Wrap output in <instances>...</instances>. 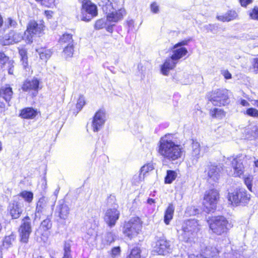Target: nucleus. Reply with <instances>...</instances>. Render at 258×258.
I'll list each match as a JSON object with an SVG mask.
<instances>
[{
	"mask_svg": "<svg viewBox=\"0 0 258 258\" xmlns=\"http://www.w3.org/2000/svg\"><path fill=\"white\" fill-rule=\"evenodd\" d=\"M158 152L164 158L173 161L181 157L183 149L181 145L175 142L173 135L168 134L161 138Z\"/></svg>",
	"mask_w": 258,
	"mask_h": 258,
	"instance_id": "nucleus-1",
	"label": "nucleus"
},
{
	"mask_svg": "<svg viewBox=\"0 0 258 258\" xmlns=\"http://www.w3.org/2000/svg\"><path fill=\"white\" fill-rule=\"evenodd\" d=\"M200 230V225L198 220L189 219L184 222L182 226L181 233L180 237L185 241H191Z\"/></svg>",
	"mask_w": 258,
	"mask_h": 258,
	"instance_id": "nucleus-2",
	"label": "nucleus"
},
{
	"mask_svg": "<svg viewBox=\"0 0 258 258\" xmlns=\"http://www.w3.org/2000/svg\"><path fill=\"white\" fill-rule=\"evenodd\" d=\"M208 222L210 229L218 235L226 233L232 227L231 224L223 216L212 217Z\"/></svg>",
	"mask_w": 258,
	"mask_h": 258,
	"instance_id": "nucleus-3",
	"label": "nucleus"
},
{
	"mask_svg": "<svg viewBox=\"0 0 258 258\" xmlns=\"http://www.w3.org/2000/svg\"><path fill=\"white\" fill-rule=\"evenodd\" d=\"M99 5L107 15V19L109 21L116 22L123 18L124 10L120 9L117 11L109 0H101Z\"/></svg>",
	"mask_w": 258,
	"mask_h": 258,
	"instance_id": "nucleus-4",
	"label": "nucleus"
},
{
	"mask_svg": "<svg viewBox=\"0 0 258 258\" xmlns=\"http://www.w3.org/2000/svg\"><path fill=\"white\" fill-rule=\"evenodd\" d=\"M208 101L214 106H225L229 103L228 91L216 89L209 92L207 95Z\"/></svg>",
	"mask_w": 258,
	"mask_h": 258,
	"instance_id": "nucleus-5",
	"label": "nucleus"
},
{
	"mask_svg": "<svg viewBox=\"0 0 258 258\" xmlns=\"http://www.w3.org/2000/svg\"><path fill=\"white\" fill-rule=\"evenodd\" d=\"M142 228V223L139 217H134L125 222L123 227V234L130 238L136 236Z\"/></svg>",
	"mask_w": 258,
	"mask_h": 258,
	"instance_id": "nucleus-6",
	"label": "nucleus"
},
{
	"mask_svg": "<svg viewBox=\"0 0 258 258\" xmlns=\"http://www.w3.org/2000/svg\"><path fill=\"white\" fill-rule=\"evenodd\" d=\"M81 13V20L89 22L97 16L98 14L97 7L90 0H83Z\"/></svg>",
	"mask_w": 258,
	"mask_h": 258,
	"instance_id": "nucleus-7",
	"label": "nucleus"
},
{
	"mask_svg": "<svg viewBox=\"0 0 258 258\" xmlns=\"http://www.w3.org/2000/svg\"><path fill=\"white\" fill-rule=\"evenodd\" d=\"M219 199V192L217 190L212 189L207 191L205 193L203 204L208 212L215 210Z\"/></svg>",
	"mask_w": 258,
	"mask_h": 258,
	"instance_id": "nucleus-8",
	"label": "nucleus"
},
{
	"mask_svg": "<svg viewBox=\"0 0 258 258\" xmlns=\"http://www.w3.org/2000/svg\"><path fill=\"white\" fill-rule=\"evenodd\" d=\"M54 204L50 202V199L45 197L39 199L37 203L35 211V216L40 217L41 215H46L48 213H51L52 208Z\"/></svg>",
	"mask_w": 258,
	"mask_h": 258,
	"instance_id": "nucleus-9",
	"label": "nucleus"
},
{
	"mask_svg": "<svg viewBox=\"0 0 258 258\" xmlns=\"http://www.w3.org/2000/svg\"><path fill=\"white\" fill-rule=\"evenodd\" d=\"M249 200L250 195L243 188L236 189L233 193L229 194V201L236 205L247 204Z\"/></svg>",
	"mask_w": 258,
	"mask_h": 258,
	"instance_id": "nucleus-10",
	"label": "nucleus"
},
{
	"mask_svg": "<svg viewBox=\"0 0 258 258\" xmlns=\"http://www.w3.org/2000/svg\"><path fill=\"white\" fill-rule=\"evenodd\" d=\"M171 250L170 242L167 240L164 235L156 237L155 245L154 246V252L159 255H165L169 253Z\"/></svg>",
	"mask_w": 258,
	"mask_h": 258,
	"instance_id": "nucleus-11",
	"label": "nucleus"
},
{
	"mask_svg": "<svg viewBox=\"0 0 258 258\" xmlns=\"http://www.w3.org/2000/svg\"><path fill=\"white\" fill-rule=\"evenodd\" d=\"M19 232L21 241L25 243H27L29 236L32 232L31 219L28 216H26L23 219Z\"/></svg>",
	"mask_w": 258,
	"mask_h": 258,
	"instance_id": "nucleus-12",
	"label": "nucleus"
},
{
	"mask_svg": "<svg viewBox=\"0 0 258 258\" xmlns=\"http://www.w3.org/2000/svg\"><path fill=\"white\" fill-rule=\"evenodd\" d=\"M42 24H38L34 20L30 21L27 26V29L24 33L26 40L29 43L32 42V37L34 35H39L43 29Z\"/></svg>",
	"mask_w": 258,
	"mask_h": 258,
	"instance_id": "nucleus-13",
	"label": "nucleus"
},
{
	"mask_svg": "<svg viewBox=\"0 0 258 258\" xmlns=\"http://www.w3.org/2000/svg\"><path fill=\"white\" fill-rule=\"evenodd\" d=\"M118 208L117 204H114L112 208L108 209L105 213L104 221L110 227L115 226L119 218L120 212L118 210Z\"/></svg>",
	"mask_w": 258,
	"mask_h": 258,
	"instance_id": "nucleus-14",
	"label": "nucleus"
},
{
	"mask_svg": "<svg viewBox=\"0 0 258 258\" xmlns=\"http://www.w3.org/2000/svg\"><path fill=\"white\" fill-rule=\"evenodd\" d=\"M105 121V113L103 110H98L95 114L92 122V127L94 132H98L102 128Z\"/></svg>",
	"mask_w": 258,
	"mask_h": 258,
	"instance_id": "nucleus-15",
	"label": "nucleus"
},
{
	"mask_svg": "<svg viewBox=\"0 0 258 258\" xmlns=\"http://www.w3.org/2000/svg\"><path fill=\"white\" fill-rule=\"evenodd\" d=\"M40 81L37 78H34L31 80H27L25 81L22 87L23 91L25 92L32 91L33 96L37 94L39 87Z\"/></svg>",
	"mask_w": 258,
	"mask_h": 258,
	"instance_id": "nucleus-16",
	"label": "nucleus"
},
{
	"mask_svg": "<svg viewBox=\"0 0 258 258\" xmlns=\"http://www.w3.org/2000/svg\"><path fill=\"white\" fill-rule=\"evenodd\" d=\"M23 202L13 201L9 206V211L13 219H18L23 212Z\"/></svg>",
	"mask_w": 258,
	"mask_h": 258,
	"instance_id": "nucleus-17",
	"label": "nucleus"
},
{
	"mask_svg": "<svg viewBox=\"0 0 258 258\" xmlns=\"http://www.w3.org/2000/svg\"><path fill=\"white\" fill-rule=\"evenodd\" d=\"M5 45H8L20 42L23 39V34L15 31H11L5 36Z\"/></svg>",
	"mask_w": 258,
	"mask_h": 258,
	"instance_id": "nucleus-18",
	"label": "nucleus"
},
{
	"mask_svg": "<svg viewBox=\"0 0 258 258\" xmlns=\"http://www.w3.org/2000/svg\"><path fill=\"white\" fill-rule=\"evenodd\" d=\"M206 171L208 172V177L214 181H216L220 177L221 167L210 163L207 165Z\"/></svg>",
	"mask_w": 258,
	"mask_h": 258,
	"instance_id": "nucleus-19",
	"label": "nucleus"
},
{
	"mask_svg": "<svg viewBox=\"0 0 258 258\" xmlns=\"http://www.w3.org/2000/svg\"><path fill=\"white\" fill-rule=\"evenodd\" d=\"M200 143L196 141H193L191 144V151L189 155V159L193 165L197 163L200 157Z\"/></svg>",
	"mask_w": 258,
	"mask_h": 258,
	"instance_id": "nucleus-20",
	"label": "nucleus"
},
{
	"mask_svg": "<svg viewBox=\"0 0 258 258\" xmlns=\"http://www.w3.org/2000/svg\"><path fill=\"white\" fill-rule=\"evenodd\" d=\"M177 63L178 62L176 60L172 59L171 56L170 57L166 58L161 68L162 73L164 75H168L169 71L170 70L173 69Z\"/></svg>",
	"mask_w": 258,
	"mask_h": 258,
	"instance_id": "nucleus-21",
	"label": "nucleus"
},
{
	"mask_svg": "<svg viewBox=\"0 0 258 258\" xmlns=\"http://www.w3.org/2000/svg\"><path fill=\"white\" fill-rule=\"evenodd\" d=\"M13 95L12 88L8 84L2 86L0 88V96L3 98L6 102L9 103Z\"/></svg>",
	"mask_w": 258,
	"mask_h": 258,
	"instance_id": "nucleus-22",
	"label": "nucleus"
},
{
	"mask_svg": "<svg viewBox=\"0 0 258 258\" xmlns=\"http://www.w3.org/2000/svg\"><path fill=\"white\" fill-rule=\"evenodd\" d=\"M172 54L171 56L172 57V59H175L177 62H178V60L180 59L187 54L188 51L185 47L175 48V46H173L172 49Z\"/></svg>",
	"mask_w": 258,
	"mask_h": 258,
	"instance_id": "nucleus-23",
	"label": "nucleus"
},
{
	"mask_svg": "<svg viewBox=\"0 0 258 258\" xmlns=\"http://www.w3.org/2000/svg\"><path fill=\"white\" fill-rule=\"evenodd\" d=\"M232 166L234 170L235 176H239L243 173L244 167L240 160L236 158H233L232 161Z\"/></svg>",
	"mask_w": 258,
	"mask_h": 258,
	"instance_id": "nucleus-24",
	"label": "nucleus"
},
{
	"mask_svg": "<svg viewBox=\"0 0 258 258\" xmlns=\"http://www.w3.org/2000/svg\"><path fill=\"white\" fill-rule=\"evenodd\" d=\"M56 212L58 213V216L62 219H66L70 212V209L67 205L63 203L59 204L56 207Z\"/></svg>",
	"mask_w": 258,
	"mask_h": 258,
	"instance_id": "nucleus-25",
	"label": "nucleus"
},
{
	"mask_svg": "<svg viewBox=\"0 0 258 258\" xmlns=\"http://www.w3.org/2000/svg\"><path fill=\"white\" fill-rule=\"evenodd\" d=\"M217 252L218 250L216 247L208 246L202 249L200 255L202 258H211L216 255Z\"/></svg>",
	"mask_w": 258,
	"mask_h": 258,
	"instance_id": "nucleus-26",
	"label": "nucleus"
},
{
	"mask_svg": "<svg viewBox=\"0 0 258 258\" xmlns=\"http://www.w3.org/2000/svg\"><path fill=\"white\" fill-rule=\"evenodd\" d=\"M237 16V14L235 11L230 10L224 15L217 16V18L218 20L221 21L229 22L235 19Z\"/></svg>",
	"mask_w": 258,
	"mask_h": 258,
	"instance_id": "nucleus-27",
	"label": "nucleus"
},
{
	"mask_svg": "<svg viewBox=\"0 0 258 258\" xmlns=\"http://www.w3.org/2000/svg\"><path fill=\"white\" fill-rule=\"evenodd\" d=\"M174 212V206L172 203L169 204L164 215V222L166 225H168L171 219L173 218Z\"/></svg>",
	"mask_w": 258,
	"mask_h": 258,
	"instance_id": "nucleus-28",
	"label": "nucleus"
},
{
	"mask_svg": "<svg viewBox=\"0 0 258 258\" xmlns=\"http://www.w3.org/2000/svg\"><path fill=\"white\" fill-rule=\"evenodd\" d=\"M37 114L36 111L32 108H26L23 109L20 115L23 118L31 119L34 118Z\"/></svg>",
	"mask_w": 258,
	"mask_h": 258,
	"instance_id": "nucleus-29",
	"label": "nucleus"
},
{
	"mask_svg": "<svg viewBox=\"0 0 258 258\" xmlns=\"http://www.w3.org/2000/svg\"><path fill=\"white\" fill-rule=\"evenodd\" d=\"M72 241L68 240L64 242L63 246V256L62 258H73L72 254Z\"/></svg>",
	"mask_w": 258,
	"mask_h": 258,
	"instance_id": "nucleus-30",
	"label": "nucleus"
},
{
	"mask_svg": "<svg viewBox=\"0 0 258 258\" xmlns=\"http://www.w3.org/2000/svg\"><path fill=\"white\" fill-rule=\"evenodd\" d=\"M116 238V236L114 232H107L103 237L102 241L104 244L110 245L115 240Z\"/></svg>",
	"mask_w": 258,
	"mask_h": 258,
	"instance_id": "nucleus-31",
	"label": "nucleus"
},
{
	"mask_svg": "<svg viewBox=\"0 0 258 258\" xmlns=\"http://www.w3.org/2000/svg\"><path fill=\"white\" fill-rule=\"evenodd\" d=\"M209 113L213 118L219 119L223 118L226 114L225 112L223 109L218 108L211 109Z\"/></svg>",
	"mask_w": 258,
	"mask_h": 258,
	"instance_id": "nucleus-32",
	"label": "nucleus"
},
{
	"mask_svg": "<svg viewBox=\"0 0 258 258\" xmlns=\"http://www.w3.org/2000/svg\"><path fill=\"white\" fill-rule=\"evenodd\" d=\"M59 42L62 45H67L73 44L74 40L72 38V35L69 33L63 34L59 38Z\"/></svg>",
	"mask_w": 258,
	"mask_h": 258,
	"instance_id": "nucleus-33",
	"label": "nucleus"
},
{
	"mask_svg": "<svg viewBox=\"0 0 258 258\" xmlns=\"http://www.w3.org/2000/svg\"><path fill=\"white\" fill-rule=\"evenodd\" d=\"M15 239L16 235L13 233L9 236H6L3 240V247L6 249L11 247Z\"/></svg>",
	"mask_w": 258,
	"mask_h": 258,
	"instance_id": "nucleus-34",
	"label": "nucleus"
},
{
	"mask_svg": "<svg viewBox=\"0 0 258 258\" xmlns=\"http://www.w3.org/2000/svg\"><path fill=\"white\" fill-rule=\"evenodd\" d=\"M37 51L39 54L40 58L45 61L50 58L52 54V52L49 49L41 48L39 50H37Z\"/></svg>",
	"mask_w": 258,
	"mask_h": 258,
	"instance_id": "nucleus-35",
	"label": "nucleus"
},
{
	"mask_svg": "<svg viewBox=\"0 0 258 258\" xmlns=\"http://www.w3.org/2000/svg\"><path fill=\"white\" fill-rule=\"evenodd\" d=\"M177 176V173L173 170H168L167 175L165 178V182L166 183H171L175 179Z\"/></svg>",
	"mask_w": 258,
	"mask_h": 258,
	"instance_id": "nucleus-36",
	"label": "nucleus"
},
{
	"mask_svg": "<svg viewBox=\"0 0 258 258\" xmlns=\"http://www.w3.org/2000/svg\"><path fill=\"white\" fill-rule=\"evenodd\" d=\"M19 54L21 56V60L24 68H26L28 66V57L27 51L24 49L19 50Z\"/></svg>",
	"mask_w": 258,
	"mask_h": 258,
	"instance_id": "nucleus-37",
	"label": "nucleus"
},
{
	"mask_svg": "<svg viewBox=\"0 0 258 258\" xmlns=\"http://www.w3.org/2000/svg\"><path fill=\"white\" fill-rule=\"evenodd\" d=\"M141 252L140 247H135L132 249L130 254L126 258H141Z\"/></svg>",
	"mask_w": 258,
	"mask_h": 258,
	"instance_id": "nucleus-38",
	"label": "nucleus"
},
{
	"mask_svg": "<svg viewBox=\"0 0 258 258\" xmlns=\"http://www.w3.org/2000/svg\"><path fill=\"white\" fill-rule=\"evenodd\" d=\"M63 53L66 55V57H71L73 56L74 52V44H71L70 45L64 46Z\"/></svg>",
	"mask_w": 258,
	"mask_h": 258,
	"instance_id": "nucleus-39",
	"label": "nucleus"
},
{
	"mask_svg": "<svg viewBox=\"0 0 258 258\" xmlns=\"http://www.w3.org/2000/svg\"><path fill=\"white\" fill-rule=\"evenodd\" d=\"M20 195L28 203L31 202L33 200V195L30 191H24L21 192Z\"/></svg>",
	"mask_w": 258,
	"mask_h": 258,
	"instance_id": "nucleus-40",
	"label": "nucleus"
},
{
	"mask_svg": "<svg viewBox=\"0 0 258 258\" xmlns=\"http://www.w3.org/2000/svg\"><path fill=\"white\" fill-rule=\"evenodd\" d=\"M8 64V67H10L11 63L9 61V58L2 52H0V66L3 67L4 66Z\"/></svg>",
	"mask_w": 258,
	"mask_h": 258,
	"instance_id": "nucleus-41",
	"label": "nucleus"
},
{
	"mask_svg": "<svg viewBox=\"0 0 258 258\" xmlns=\"http://www.w3.org/2000/svg\"><path fill=\"white\" fill-rule=\"evenodd\" d=\"M244 114L253 117H258V110L254 108H249Z\"/></svg>",
	"mask_w": 258,
	"mask_h": 258,
	"instance_id": "nucleus-42",
	"label": "nucleus"
},
{
	"mask_svg": "<svg viewBox=\"0 0 258 258\" xmlns=\"http://www.w3.org/2000/svg\"><path fill=\"white\" fill-rule=\"evenodd\" d=\"M51 222L49 218H46L41 222V227L44 230H47L51 227Z\"/></svg>",
	"mask_w": 258,
	"mask_h": 258,
	"instance_id": "nucleus-43",
	"label": "nucleus"
},
{
	"mask_svg": "<svg viewBox=\"0 0 258 258\" xmlns=\"http://www.w3.org/2000/svg\"><path fill=\"white\" fill-rule=\"evenodd\" d=\"M85 104V98L83 95H80L76 104V107L79 110H81L84 105Z\"/></svg>",
	"mask_w": 258,
	"mask_h": 258,
	"instance_id": "nucleus-44",
	"label": "nucleus"
},
{
	"mask_svg": "<svg viewBox=\"0 0 258 258\" xmlns=\"http://www.w3.org/2000/svg\"><path fill=\"white\" fill-rule=\"evenodd\" d=\"M153 169L154 167L152 164H148L147 165H145L141 169V174L142 173L143 175H144L145 173L152 170Z\"/></svg>",
	"mask_w": 258,
	"mask_h": 258,
	"instance_id": "nucleus-45",
	"label": "nucleus"
},
{
	"mask_svg": "<svg viewBox=\"0 0 258 258\" xmlns=\"http://www.w3.org/2000/svg\"><path fill=\"white\" fill-rule=\"evenodd\" d=\"M119 246L114 247L111 250V255L113 258H117L120 254Z\"/></svg>",
	"mask_w": 258,
	"mask_h": 258,
	"instance_id": "nucleus-46",
	"label": "nucleus"
},
{
	"mask_svg": "<svg viewBox=\"0 0 258 258\" xmlns=\"http://www.w3.org/2000/svg\"><path fill=\"white\" fill-rule=\"evenodd\" d=\"M250 18L254 20H258V8L255 7L253 10L249 12Z\"/></svg>",
	"mask_w": 258,
	"mask_h": 258,
	"instance_id": "nucleus-47",
	"label": "nucleus"
},
{
	"mask_svg": "<svg viewBox=\"0 0 258 258\" xmlns=\"http://www.w3.org/2000/svg\"><path fill=\"white\" fill-rule=\"evenodd\" d=\"M55 0H42V5L46 7H52L54 6Z\"/></svg>",
	"mask_w": 258,
	"mask_h": 258,
	"instance_id": "nucleus-48",
	"label": "nucleus"
},
{
	"mask_svg": "<svg viewBox=\"0 0 258 258\" xmlns=\"http://www.w3.org/2000/svg\"><path fill=\"white\" fill-rule=\"evenodd\" d=\"M244 182L247 188L252 191V177L249 176L244 179Z\"/></svg>",
	"mask_w": 258,
	"mask_h": 258,
	"instance_id": "nucleus-49",
	"label": "nucleus"
},
{
	"mask_svg": "<svg viewBox=\"0 0 258 258\" xmlns=\"http://www.w3.org/2000/svg\"><path fill=\"white\" fill-rule=\"evenodd\" d=\"M7 25L8 27L9 28L10 27H16L17 25V22L15 20H13L11 18H9L7 19Z\"/></svg>",
	"mask_w": 258,
	"mask_h": 258,
	"instance_id": "nucleus-50",
	"label": "nucleus"
},
{
	"mask_svg": "<svg viewBox=\"0 0 258 258\" xmlns=\"http://www.w3.org/2000/svg\"><path fill=\"white\" fill-rule=\"evenodd\" d=\"M104 26V21L102 19L97 20L95 24V28L96 29H100L103 28Z\"/></svg>",
	"mask_w": 258,
	"mask_h": 258,
	"instance_id": "nucleus-51",
	"label": "nucleus"
},
{
	"mask_svg": "<svg viewBox=\"0 0 258 258\" xmlns=\"http://www.w3.org/2000/svg\"><path fill=\"white\" fill-rule=\"evenodd\" d=\"M189 41H190L189 39L188 40H184L181 41L176 43L174 46H175V48L176 47H182L183 46L187 45V44Z\"/></svg>",
	"mask_w": 258,
	"mask_h": 258,
	"instance_id": "nucleus-52",
	"label": "nucleus"
},
{
	"mask_svg": "<svg viewBox=\"0 0 258 258\" xmlns=\"http://www.w3.org/2000/svg\"><path fill=\"white\" fill-rule=\"evenodd\" d=\"M151 9L154 13H157L159 12V7L156 3H153L151 5Z\"/></svg>",
	"mask_w": 258,
	"mask_h": 258,
	"instance_id": "nucleus-53",
	"label": "nucleus"
},
{
	"mask_svg": "<svg viewBox=\"0 0 258 258\" xmlns=\"http://www.w3.org/2000/svg\"><path fill=\"white\" fill-rule=\"evenodd\" d=\"M222 74L226 79L231 78V74L227 70L223 71Z\"/></svg>",
	"mask_w": 258,
	"mask_h": 258,
	"instance_id": "nucleus-54",
	"label": "nucleus"
},
{
	"mask_svg": "<svg viewBox=\"0 0 258 258\" xmlns=\"http://www.w3.org/2000/svg\"><path fill=\"white\" fill-rule=\"evenodd\" d=\"M240 4L242 7H246L247 5L252 3V0H239Z\"/></svg>",
	"mask_w": 258,
	"mask_h": 258,
	"instance_id": "nucleus-55",
	"label": "nucleus"
},
{
	"mask_svg": "<svg viewBox=\"0 0 258 258\" xmlns=\"http://www.w3.org/2000/svg\"><path fill=\"white\" fill-rule=\"evenodd\" d=\"M253 67L254 72L257 73L258 72V57L254 59Z\"/></svg>",
	"mask_w": 258,
	"mask_h": 258,
	"instance_id": "nucleus-56",
	"label": "nucleus"
},
{
	"mask_svg": "<svg viewBox=\"0 0 258 258\" xmlns=\"http://www.w3.org/2000/svg\"><path fill=\"white\" fill-rule=\"evenodd\" d=\"M252 132L254 134V136L258 138V125L253 127Z\"/></svg>",
	"mask_w": 258,
	"mask_h": 258,
	"instance_id": "nucleus-57",
	"label": "nucleus"
},
{
	"mask_svg": "<svg viewBox=\"0 0 258 258\" xmlns=\"http://www.w3.org/2000/svg\"><path fill=\"white\" fill-rule=\"evenodd\" d=\"M240 104L243 106H249V103L245 100H241Z\"/></svg>",
	"mask_w": 258,
	"mask_h": 258,
	"instance_id": "nucleus-58",
	"label": "nucleus"
},
{
	"mask_svg": "<svg viewBox=\"0 0 258 258\" xmlns=\"http://www.w3.org/2000/svg\"><path fill=\"white\" fill-rule=\"evenodd\" d=\"M188 258H202V256L200 255H195L194 254H190Z\"/></svg>",
	"mask_w": 258,
	"mask_h": 258,
	"instance_id": "nucleus-59",
	"label": "nucleus"
},
{
	"mask_svg": "<svg viewBox=\"0 0 258 258\" xmlns=\"http://www.w3.org/2000/svg\"><path fill=\"white\" fill-rule=\"evenodd\" d=\"M143 66L142 63H139L138 66V69L139 71H143Z\"/></svg>",
	"mask_w": 258,
	"mask_h": 258,
	"instance_id": "nucleus-60",
	"label": "nucleus"
},
{
	"mask_svg": "<svg viewBox=\"0 0 258 258\" xmlns=\"http://www.w3.org/2000/svg\"><path fill=\"white\" fill-rule=\"evenodd\" d=\"M147 203L149 204H152V203H154V200L152 199H149L147 201Z\"/></svg>",
	"mask_w": 258,
	"mask_h": 258,
	"instance_id": "nucleus-61",
	"label": "nucleus"
},
{
	"mask_svg": "<svg viewBox=\"0 0 258 258\" xmlns=\"http://www.w3.org/2000/svg\"><path fill=\"white\" fill-rule=\"evenodd\" d=\"M253 101V105H255L258 107V100H254Z\"/></svg>",
	"mask_w": 258,
	"mask_h": 258,
	"instance_id": "nucleus-62",
	"label": "nucleus"
},
{
	"mask_svg": "<svg viewBox=\"0 0 258 258\" xmlns=\"http://www.w3.org/2000/svg\"><path fill=\"white\" fill-rule=\"evenodd\" d=\"M5 107V104L3 102L0 101V108H4Z\"/></svg>",
	"mask_w": 258,
	"mask_h": 258,
	"instance_id": "nucleus-63",
	"label": "nucleus"
},
{
	"mask_svg": "<svg viewBox=\"0 0 258 258\" xmlns=\"http://www.w3.org/2000/svg\"><path fill=\"white\" fill-rule=\"evenodd\" d=\"M254 165L255 167H258V159L254 161Z\"/></svg>",
	"mask_w": 258,
	"mask_h": 258,
	"instance_id": "nucleus-64",
	"label": "nucleus"
}]
</instances>
